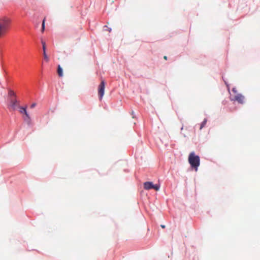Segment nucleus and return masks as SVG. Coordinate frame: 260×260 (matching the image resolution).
Returning <instances> with one entry per match:
<instances>
[{
    "label": "nucleus",
    "mask_w": 260,
    "mask_h": 260,
    "mask_svg": "<svg viewBox=\"0 0 260 260\" xmlns=\"http://www.w3.org/2000/svg\"><path fill=\"white\" fill-rule=\"evenodd\" d=\"M207 120L206 119H204V121L202 122L200 129H202L206 124Z\"/></svg>",
    "instance_id": "1a4fd4ad"
},
{
    "label": "nucleus",
    "mask_w": 260,
    "mask_h": 260,
    "mask_svg": "<svg viewBox=\"0 0 260 260\" xmlns=\"http://www.w3.org/2000/svg\"><path fill=\"white\" fill-rule=\"evenodd\" d=\"M164 58L165 60H167V56H164Z\"/></svg>",
    "instance_id": "dca6fc26"
},
{
    "label": "nucleus",
    "mask_w": 260,
    "mask_h": 260,
    "mask_svg": "<svg viewBox=\"0 0 260 260\" xmlns=\"http://www.w3.org/2000/svg\"><path fill=\"white\" fill-rule=\"evenodd\" d=\"M57 74L58 75V76L60 77H61L63 76V71H62V68H61L60 66V65H58V68H57Z\"/></svg>",
    "instance_id": "6e6552de"
},
{
    "label": "nucleus",
    "mask_w": 260,
    "mask_h": 260,
    "mask_svg": "<svg viewBox=\"0 0 260 260\" xmlns=\"http://www.w3.org/2000/svg\"><path fill=\"white\" fill-rule=\"evenodd\" d=\"M43 55H44V59L46 61H48L49 60V58L46 53V51H43Z\"/></svg>",
    "instance_id": "9b49d317"
},
{
    "label": "nucleus",
    "mask_w": 260,
    "mask_h": 260,
    "mask_svg": "<svg viewBox=\"0 0 260 260\" xmlns=\"http://www.w3.org/2000/svg\"><path fill=\"white\" fill-rule=\"evenodd\" d=\"M11 20L10 18L4 17L0 19V35H2L9 28Z\"/></svg>",
    "instance_id": "f03ea898"
},
{
    "label": "nucleus",
    "mask_w": 260,
    "mask_h": 260,
    "mask_svg": "<svg viewBox=\"0 0 260 260\" xmlns=\"http://www.w3.org/2000/svg\"><path fill=\"white\" fill-rule=\"evenodd\" d=\"M105 88V82L104 80L101 81L100 84L99 85L98 87V93L99 95L100 100H101L103 98V96L104 95Z\"/></svg>",
    "instance_id": "39448f33"
},
{
    "label": "nucleus",
    "mask_w": 260,
    "mask_h": 260,
    "mask_svg": "<svg viewBox=\"0 0 260 260\" xmlns=\"http://www.w3.org/2000/svg\"><path fill=\"white\" fill-rule=\"evenodd\" d=\"M161 227L163 229H164L165 228V225H161Z\"/></svg>",
    "instance_id": "f3484780"
},
{
    "label": "nucleus",
    "mask_w": 260,
    "mask_h": 260,
    "mask_svg": "<svg viewBox=\"0 0 260 260\" xmlns=\"http://www.w3.org/2000/svg\"><path fill=\"white\" fill-rule=\"evenodd\" d=\"M19 112L21 114H24L25 115V117H23L24 120L28 123L29 124L30 123V117H29L28 114L27 113L26 108H24L22 107H20Z\"/></svg>",
    "instance_id": "423d86ee"
},
{
    "label": "nucleus",
    "mask_w": 260,
    "mask_h": 260,
    "mask_svg": "<svg viewBox=\"0 0 260 260\" xmlns=\"http://www.w3.org/2000/svg\"><path fill=\"white\" fill-rule=\"evenodd\" d=\"M9 95L10 96H16L15 93L13 90H9Z\"/></svg>",
    "instance_id": "9d476101"
},
{
    "label": "nucleus",
    "mask_w": 260,
    "mask_h": 260,
    "mask_svg": "<svg viewBox=\"0 0 260 260\" xmlns=\"http://www.w3.org/2000/svg\"><path fill=\"white\" fill-rule=\"evenodd\" d=\"M188 162L191 167L197 172L200 165V159L193 152H191L188 156Z\"/></svg>",
    "instance_id": "f257e3e1"
},
{
    "label": "nucleus",
    "mask_w": 260,
    "mask_h": 260,
    "mask_svg": "<svg viewBox=\"0 0 260 260\" xmlns=\"http://www.w3.org/2000/svg\"><path fill=\"white\" fill-rule=\"evenodd\" d=\"M230 99L232 101H237L240 104L244 103V96L238 93L235 94H231Z\"/></svg>",
    "instance_id": "7ed1b4c3"
},
{
    "label": "nucleus",
    "mask_w": 260,
    "mask_h": 260,
    "mask_svg": "<svg viewBox=\"0 0 260 260\" xmlns=\"http://www.w3.org/2000/svg\"><path fill=\"white\" fill-rule=\"evenodd\" d=\"M36 106V103H33L30 106V108L32 109L34 108H35Z\"/></svg>",
    "instance_id": "2eb2a0df"
},
{
    "label": "nucleus",
    "mask_w": 260,
    "mask_h": 260,
    "mask_svg": "<svg viewBox=\"0 0 260 260\" xmlns=\"http://www.w3.org/2000/svg\"><path fill=\"white\" fill-rule=\"evenodd\" d=\"M144 188L146 190L154 189L157 191L160 188V186L157 184L154 185L152 182H146L144 183Z\"/></svg>",
    "instance_id": "20e7f679"
},
{
    "label": "nucleus",
    "mask_w": 260,
    "mask_h": 260,
    "mask_svg": "<svg viewBox=\"0 0 260 260\" xmlns=\"http://www.w3.org/2000/svg\"><path fill=\"white\" fill-rule=\"evenodd\" d=\"M45 29V19L43 20L42 25V31L43 32Z\"/></svg>",
    "instance_id": "ddd939ff"
},
{
    "label": "nucleus",
    "mask_w": 260,
    "mask_h": 260,
    "mask_svg": "<svg viewBox=\"0 0 260 260\" xmlns=\"http://www.w3.org/2000/svg\"><path fill=\"white\" fill-rule=\"evenodd\" d=\"M232 92L233 93V94H235L238 93L237 90H236V88H233L232 90Z\"/></svg>",
    "instance_id": "4468645a"
},
{
    "label": "nucleus",
    "mask_w": 260,
    "mask_h": 260,
    "mask_svg": "<svg viewBox=\"0 0 260 260\" xmlns=\"http://www.w3.org/2000/svg\"><path fill=\"white\" fill-rule=\"evenodd\" d=\"M17 103V101L15 99L12 98L10 100V106L14 110L15 109Z\"/></svg>",
    "instance_id": "0eeeda50"
},
{
    "label": "nucleus",
    "mask_w": 260,
    "mask_h": 260,
    "mask_svg": "<svg viewBox=\"0 0 260 260\" xmlns=\"http://www.w3.org/2000/svg\"><path fill=\"white\" fill-rule=\"evenodd\" d=\"M41 43L42 44V47H43V51H46V44H45V43L43 40L41 41Z\"/></svg>",
    "instance_id": "f8f14e48"
}]
</instances>
